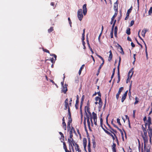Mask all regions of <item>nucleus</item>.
Listing matches in <instances>:
<instances>
[{
	"label": "nucleus",
	"mask_w": 152,
	"mask_h": 152,
	"mask_svg": "<svg viewBox=\"0 0 152 152\" xmlns=\"http://www.w3.org/2000/svg\"><path fill=\"white\" fill-rule=\"evenodd\" d=\"M51 56H53L55 58V60L54 61V59L53 58H51L50 59H47L46 60L45 63H49V62L50 63V65H51L50 63H51V66H53V63H54L55 62V61L56 59L57 56L55 54H53L52 55H50Z\"/></svg>",
	"instance_id": "f257e3e1"
},
{
	"label": "nucleus",
	"mask_w": 152,
	"mask_h": 152,
	"mask_svg": "<svg viewBox=\"0 0 152 152\" xmlns=\"http://www.w3.org/2000/svg\"><path fill=\"white\" fill-rule=\"evenodd\" d=\"M77 17L79 20L81 21L83 17L82 14V10L81 9H79L77 11Z\"/></svg>",
	"instance_id": "f03ea898"
},
{
	"label": "nucleus",
	"mask_w": 152,
	"mask_h": 152,
	"mask_svg": "<svg viewBox=\"0 0 152 152\" xmlns=\"http://www.w3.org/2000/svg\"><path fill=\"white\" fill-rule=\"evenodd\" d=\"M133 68H132L129 71L128 74V78L126 80V83H128L129 82L130 80L132 77V75L133 74V72H132V70Z\"/></svg>",
	"instance_id": "7ed1b4c3"
},
{
	"label": "nucleus",
	"mask_w": 152,
	"mask_h": 152,
	"mask_svg": "<svg viewBox=\"0 0 152 152\" xmlns=\"http://www.w3.org/2000/svg\"><path fill=\"white\" fill-rule=\"evenodd\" d=\"M74 140L73 139L68 138V141L69 143V147H71V148L73 151L74 152V148L72 145V143L74 141Z\"/></svg>",
	"instance_id": "20e7f679"
},
{
	"label": "nucleus",
	"mask_w": 152,
	"mask_h": 152,
	"mask_svg": "<svg viewBox=\"0 0 152 152\" xmlns=\"http://www.w3.org/2000/svg\"><path fill=\"white\" fill-rule=\"evenodd\" d=\"M142 136L144 141V148H145L146 147V144L148 142V137L147 136H143V135H142Z\"/></svg>",
	"instance_id": "39448f33"
},
{
	"label": "nucleus",
	"mask_w": 152,
	"mask_h": 152,
	"mask_svg": "<svg viewBox=\"0 0 152 152\" xmlns=\"http://www.w3.org/2000/svg\"><path fill=\"white\" fill-rule=\"evenodd\" d=\"M113 120L111 122V123L112 124L115 128H116L121 132V136H122V137L123 138V140L124 139V136H123V132L122 131V130L119 128L116 125H115V124H114L113 123Z\"/></svg>",
	"instance_id": "423d86ee"
},
{
	"label": "nucleus",
	"mask_w": 152,
	"mask_h": 152,
	"mask_svg": "<svg viewBox=\"0 0 152 152\" xmlns=\"http://www.w3.org/2000/svg\"><path fill=\"white\" fill-rule=\"evenodd\" d=\"M124 88L123 87H121L119 88L118 92L116 95V98L117 99H118L120 94H121V92L124 90Z\"/></svg>",
	"instance_id": "0eeeda50"
},
{
	"label": "nucleus",
	"mask_w": 152,
	"mask_h": 152,
	"mask_svg": "<svg viewBox=\"0 0 152 152\" xmlns=\"http://www.w3.org/2000/svg\"><path fill=\"white\" fill-rule=\"evenodd\" d=\"M151 119L150 116H149L148 117V120L146 121V122L145 124V125L148 126V127L150 126V125L151 124Z\"/></svg>",
	"instance_id": "6e6552de"
},
{
	"label": "nucleus",
	"mask_w": 152,
	"mask_h": 152,
	"mask_svg": "<svg viewBox=\"0 0 152 152\" xmlns=\"http://www.w3.org/2000/svg\"><path fill=\"white\" fill-rule=\"evenodd\" d=\"M103 130L105 132L107 133V134H108L109 135L111 136L113 140V141L115 139V137L114 136V135H113L112 134H111L110 132L106 130L105 129H103Z\"/></svg>",
	"instance_id": "1a4fd4ad"
},
{
	"label": "nucleus",
	"mask_w": 152,
	"mask_h": 152,
	"mask_svg": "<svg viewBox=\"0 0 152 152\" xmlns=\"http://www.w3.org/2000/svg\"><path fill=\"white\" fill-rule=\"evenodd\" d=\"M86 110L87 111L89 115L91 116V112L90 111V108L89 107V104H87V106H86L85 107V112L86 113V115H88L87 113L86 112Z\"/></svg>",
	"instance_id": "9d476101"
},
{
	"label": "nucleus",
	"mask_w": 152,
	"mask_h": 152,
	"mask_svg": "<svg viewBox=\"0 0 152 152\" xmlns=\"http://www.w3.org/2000/svg\"><path fill=\"white\" fill-rule=\"evenodd\" d=\"M86 119H87V122L88 124V129L90 131H91V128L90 126V118H89V116L88 115H86Z\"/></svg>",
	"instance_id": "9b49d317"
},
{
	"label": "nucleus",
	"mask_w": 152,
	"mask_h": 152,
	"mask_svg": "<svg viewBox=\"0 0 152 152\" xmlns=\"http://www.w3.org/2000/svg\"><path fill=\"white\" fill-rule=\"evenodd\" d=\"M68 98H67L64 101V106L65 107L64 108V109L65 110H66L67 109H68V108L69 107V104L68 103Z\"/></svg>",
	"instance_id": "f8f14e48"
},
{
	"label": "nucleus",
	"mask_w": 152,
	"mask_h": 152,
	"mask_svg": "<svg viewBox=\"0 0 152 152\" xmlns=\"http://www.w3.org/2000/svg\"><path fill=\"white\" fill-rule=\"evenodd\" d=\"M86 6L87 4H84L83 6V12L84 15H86L87 12Z\"/></svg>",
	"instance_id": "ddd939ff"
},
{
	"label": "nucleus",
	"mask_w": 152,
	"mask_h": 152,
	"mask_svg": "<svg viewBox=\"0 0 152 152\" xmlns=\"http://www.w3.org/2000/svg\"><path fill=\"white\" fill-rule=\"evenodd\" d=\"M109 115H108L106 117V122L107 123V124L108 126L113 131V132H114L115 133H117V131L116 130L114 129L113 128H112V127H111L109 125V124H108V117Z\"/></svg>",
	"instance_id": "4468645a"
},
{
	"label": "nucleus",
	"mask_w": 152,
	"mask_h": 152,
	"mask_svg": "<svg viewBox=\"0 0 152 152\" xmlns=\"http://www.w3.org/2000/svg\"><path fill=\"white\" fill-rule=\"evenodd\" d=\"M113 9L115 11L118 12V3L117 1L114 3Z\"/></svg>",
	"instance_id": "2eb2a0df"
},
{
	"label": "nucleus",
	"mask_w": 152,
	"mask_h": 152,
	"mask_svg": "<svg viewBox=\"0 0 152 152\" xmlns=\"http://www.w3.org/2000/svg\"><path fill=\"white\" fill-rule=\"evenodd\" d=\"M83 146H84V149L85 151L87 152V151L86 150V145H87V140L85 138V139H84L83 140Z\"/></svg>",
	"instance_id": "dca6fc26"
},
{
	"label": "nucleus",
	"mask_w": 152,
	"mask_h": 152,
	"mask_svg": "<svg viewBox=\"0 0 152 152\" xmlns=\"http://www.w3.org/2000/svg\"><path fill=\"white\" fill-rule=\"evenodd\" d=\"M148 133L149 136H152V129L150 126L148 127Z\"/></svg>",
	"instance_id": "f3484780"
},
{
	"label": "nucleus",
	"mask_w": 152,
	"mask_h": 152,
	"mask_svg": "<svg viewBox=\"0 0 152 152\" xmlns=\"http://www.w3.org/2000/svg\"><path fill=\"white\" fill-rule=\"evenodd\" d=\"M118 80H117V83H119L120 80V75L119 72V67H118Z\"/></svg>",
	"instance_id": "a211bd4d"
},
{
	"label": "nucleus",
	"mask_w": 152,
	"mask_h": 152,
	"mask_svg": "<svg viewBox=\"0 0 152 152\" xmlns=\"http://www.w3.org/2000/svg\"><path fill=\"white\" fill-rule=\"evenodd\" d=\"M75 150L76 151H78V152H81V150L80 149L79 145L77 143L75 144Z\"/></svg>",
	"instance_id": "6ab92c4d"
},
{
	"label": "nucleus",
	"mask_w": 152,
	"mask_h": 152,
	"mask_svg": "<svg viewBox=\"0 0 152 152\" xmlns=\"http://www.w3.org/2000/svg\"><path fill=\"white\" fill-rule=\"evenodd\" d=\"M109 53H110V54L108 57V60L109 61H110L112 60L113 58V54L112 53V52L111 50H110L109 51Z\"/></svg>",
	"instance_id": "aec40b11"
},
{
	"label": "nucleus",
	"mask_w": 152,
	"mask_h": 152,
	"mask_svg": "<svg viewBox=\"0 0 152 152\" xmlns=\"http://www.w3.org/2000/svg\"><path fill=\"white\" fill-rule=\"evenodd\" d=\"M112 147L113 152L116 151V145L115 143L113 142Z\"/></svg>",
	"instance_id": "412c9836"
},
{
	"label": "nucleus",
	"mask_w": 152,
	"mask_h": 152,
	"mask_svg": "<svg viewBox=\"0 0 152 152\" xmlns=\"http://www.w3.org/2000/svg\"><path fill=\"white\" fill-rule=\"evenodd\" d=\"M110 131L111 132V133H113L114 135V136L115 137V141H116L117 144L118 145H119V141H118V138L117 137V136H116V134H115V133L114 132H113L111 131L110 130Z\"/></svg>",
	"instance_id": "4be33fe9"
},
{
	"label": "nucleus",
	"mask_w": 152,
	"mask_h": 152,
	"mask_svg": "<svg viewBox=\"0 0 152 152\" xmlns=\"http://www.w3.org/2000/svg\"><path fill=\"white\" fill-rule=\"evenodd\" d=\"M119 47H120V50L119 51V52H120V53L122 55H124V52L123 51V49L121 47V45H119Z\"/></svg>",
	"instance_id": "5701e85b"
},
{
	"label": "nucleus",
	"mask_w": 152,
	"mask_h": 152,
	"mask_svg": "<svg viewBox=\"0 0 152 152\" xmlns=\"http://www.w3.org/2000/svg\"><path fill=\"white\" fill-rule=\"evenodd\" d=\"M97 56L99 58H100L101 59V60L102 61V63L101 64V65L100 66H102L104 63V59L103 58L102 56H99V55H97Z\"/></svg>",
	"instance_id": "b1692460"
},
{
	"label": "nucleus",
	"mask_w": 152,
	"mask_h": 152,
	"mask_svg": "<svg viewBox=\"0 0 152 152\" xmlns=\"http://www.w3.org/2000/svg\"><path fill=\"white\" fill-rule=\"evenodd\" d=\"M98 103L99 105V109H101L102 107V106L103 105V102H102V99H100V101H99V102Z\"/></svg>",
	"instance_id": "393cba45"
},
{
	"label": "nucleus",
	"mask_w": 152,
	"mask_h": 152,
	"mask_svg": "<svg viewBox=\"0 0 152 152\" xmlns=\"http://www.w3.org/2000/svg\"><path fill=\"white\" fill-rule=\"evenodd\" d=\"M85 99V96L84 95H83L82 96L81 99V101L80 103V106H82L83 103V102L84 101V99Z\"/></svg>",
	"instance_id": "a878e982"
},
{
	"label": "nucleus",
	"mask_w": 152,
	"mask_h": 152,
	"mask_svg": "<svg viewBox=\"0 0 152 152\" xmlns=\"http://www.w3.org/2000/svg\"><path fill=\"white\" fill-rule=\"evenodd\" d=\"M118 14V12L115 11V14L111 18V20H112V21H113L115 18L116 16Z\"/></svg>",
	"instance_id": "bb28decb"
},
{
	"label": "nucleus",
	"mask_w": 152,
	"mask_h": 152,
	"mask_svg": "<svg viewBox=\"0 0 152 152\" xmlns=\"http://www.w3.org/2000/svg\"><path fill=\"white\" fill-rule=\"evenodd\" d=\"M62 91L64 93L66 94L67 91V89L66 87H64L63 86V89L62 90Z\"/></svg>",
	"instance_id": "cd10ccee"
},
{
	"label": "nucleus",
	"mask_w": 152,
	"mask_h": 152,
	"mask_svg": "<svg viewBox=\"0 0 152 152\" xmlns=\"http://www.w3.org/2000/svg\"><path fill=\"white\" fill-rule=\"evenodd\" d=\"M90 145H91V144H90V140H88V151H91Z\"/></svg>",
	"instance_id": "c85d7f7f"
},
{
	"label": "nucleus",
	"mask_w": 152,
	"mask_h": 152,
	"mask_svg": "<svg viewBox=\"0 0 152 152\" xmlns=\"http://www.w3.org/2000/svg\"><path fill=\"white\" fill-rule=\"evenodd\" d=\"M93 118V119H97V115L94 112L92 113Z\"/></svg>",
	"instance_id": "c756f323"
},
{
	"label": "nucleus",
	"mask_w": 152,
	"mask_h": 152,
	"mask_svg": "<svg viewBox=\"0 0 152 152\" xmlns=\"http://www.w3.org/2000/svg\"><path fill=\"white\" fill-rule=\"evenodd\" d=\"M146 32V30H142V31L141 34L142 36L144 37L145 36V34Z\"/></svg>",
	"instance_id": "7c9ffc66"
},
{
	"label": "nucleus",
	"mask_w": 152,
	"mask_h": 152,
	"mask_svg": "<svg viewBox=\"0 0 152 152\" xmlns=\"http://www.w3.org/2000/svg\"><path fill=\"white\" fill-rule=\"evenodd\" d=\"M126 96H126L124 95H123L122 96V98L121 99V101L122 102H124V101L125 99H126Z\"/></svg>",
	"instance_id": "2f4dec72"
},
{
	"label": "nucleus",
	"mask_w": 152,
	"mask_h": 152,
	"mask_svg": "<svg viewBox=\"0 0 152 152\" xmlns=\"http://www.w3.org/2000/svg\"><path fill=\"white\" fill-rule=\"evenodd\" d=\"M63 126L65 130H66V126L65 122H62Z\"/></svg>",
	"instance_id": "473e14b6"
},
{
	"label": "nucleus",
	"mask_w": 152,
	"mask_h": 152,
	"mask_svg": "<svg viewBox=\"0 0 152 152\" xmlns=\"http://www.w3.org/2000/svg\"><path fill=\"white\" fill-rule=\"evenodd\" d=\"M63 148L64 149L65 151L66 150H67L66 146V143L65 142H63Z\"/></svg>",
	"instance_id": "72a5a7b5"
},
{
	"label": "nucleus",
	"mask_w": 152,
	"mask_h": 152,
	"mask_svg": "<svg viewBox=\"0 0 152 152\" xmlns=\"http://www.w3.org/2000/svg\"><path fill=\"white\" fill-rule=\"evenodd\" d=\"M132 7L131 6L130 8V9L127 10V12L126 14L128 15H129V14L130 13H131V11L132 10Z\"/></svg>",
	"instance_id": "f704fd0d"
},
{
	"label": "nucleus",
	"mask_w": 152,
	"mask_h": 152,
	"mask_svg": "<svg viewBox=\"0 0 152 152\" xmlns=\"http://www.w3.org/2000/svg\"><path fill=\"white\" fill-rule=\"evenodd\" d=\"M53 30V27H51L48 30V32L49 33H50Z\"/></svg>",
	"instance_id": "c9c22d12"
},
{
	"label": "nucleus",
	"mask_w": 152,
	"mask_h": 152,
	"mask_svg": "<svg viewBox=\"0 0 152 152\" xmlns=\"http://www.w3.org/2000/svg\"><path fill=\"white\" fill-rule=\"evenodd\" d=\"M126 33L128 35L130 34V29L129 28H128L126 31Z\"/></svg>",
	"instance_id": "e433bc0d"
},
{
	"label": "nucleus",
	"mask_w": 152,
	"mask_h": 152,
	"mask_svg": "<svg viewBox=\"0 0 152 152\" xmlns=\"http://www.w3.org/2000/svg\"><path fill=\"white\" fill-rule=\"evenodd\" d=\"M88 47H89L91 52L92 53V54H93L94 53V52H93L92 48H91V47L90 46L89 43H88Z\"/></svg>",
	"instance_id": "4c0bfd02"
},
{
	"label": "nucleus",
	"mask_w": 152,
	"mask_h": 152,
	"mask_svg": "<svg viewBox=\"0 0 152 152\" xmlns=\"http://www.w3.org/2000/svg\"><path fill=\"white\" fill-rule=\"evenodd\" d=\"M140 30L138 32V37H139V38L142 40L143 42L145 44V42L143 40V39L140 36Z\"/></svg>",
	"instance_id": "58836bf2"
},
{
	"label": "nucleus",
	"mask_w": 152,
	"mask_h": 152,
	"mask_svg": "<svg viewBox=\"0 0 152 152\" xmlns=\"http://www.w3.org/2000/svg\"><path fill=\"white\" fill-rule=\"evenodd\" d=\"M100 124H101V126L102 127V129H104V128L102 126V124H103V120L102 118H101L100 119Z\"/></svg>",
	"instance_id": "ea45409f"
},
{
	"label": "nucleus",
	"mask_w": 152,
	"mask_h": 152,
	"mask_svg": "<svg viewBox=\"0 0 152 152\" xmlns=\"http://www.w3.org/2000/svg\"><path fill=\"white\" fill-rule=\"evenodd\" d=\"M152 13V7H151L148 11V14L149 15H151Z\"/></svg>",
	"instance_id": "a19ab883"
},
{
	"label": "nucleus",
	"mask_w": 152,
	"mask_h": 152,
	"mask_svg": "<svg viewBox=\"0 0 152 152\" xmlns=\"http://www.w3.org/2000/svg\"><path fill=\"white\" fill-rule=\"evenodd\" d=\"M138 99L137 97H136L135 98V102L134 103V104H136L138 103L139 102V101L138 100Z\"/></svg>",
	"instance_id": "79ce46f5"
},
{
	"label": "nucleus",
	"mask_w": 152,
	"mask_h": 152,
	"mask_svg": "<svg viewBox=\"0 0 152 152\" xmlns=\"http://www.w3.org/2000/svg\"><path fill=\"white\" fill-rule=\"evenodd\" d=\"M82 106H80V111L81 118H82L83 116V114L82 110Z\"/></svg>",
	"instance_id": "37998d69"
},
{
	"label": "nucleus",
	"mask_w": 152,
	"mask_h": 152,
	"mask_svg": "<svg viewBox=\"0 0 152 152\" xmlns=\"http://www.w3.org/2000/svg\"><path fill=\"white\" fill-rule=\"evenodd\" d=\"M70 135H69V138H71V139H73L72 138L73 136V134H72V131H70Z\"/></svg>",
	"instance_id": "c03bdc74"
},
{
	"label": "nucleus",
	"mask_w": 152,
	"mask_h": 152,
	"mask_svg": "<svg viewBox=\"0 0 152 152\" xmlns=\"http://www.w3.org/2000/svg\"><path fill=\"white\" fill-rule=\"evenodd\" d=\"M71 123H69V122H68L67 123V129L68 130H69V129H70V124Z\"/></svg>",
	"instance_id": "a18cd8bd"
},
{
	"label": "nucleus",
	"mask_w": 152,
	"mask_h": 152,
	"mask_svg": "<svg viewBox=\"0 0 152 152\" xmlns=\"http://www.w3.org/2000/svg\"><path fill=\"white\" fill-rule=\"evenodd\" d=\"M59 133L61 136V138L62 139H63V140H64V136L63 134L61 132H59Z\"/></svg>",
	"instance_id": "49530a36"
},
{
	"label": "nucleus",
	"mask_w": 152,
	"mask_h": 152,
	"mask_svg": "<svg viewBox=\"0 0 152 152\" xmlns=\"http://www.w3.org/2000/svg\"><path fill=\"white\" fill-rule=\"evenodd\" d=\"M68 114L69 115V116H71V113H70V110L69 107L68 109Z\"/></svg>",
	"instance_id": "de8ad7c7"
},
{
	"label": "nucleus",
	"mask_w": 152,
	"mask_h": 152,
	"mask_svg": "<svg viewBox=\"0 0 152 152\" xmlns=\"http://www.w3.org/2000/svg\"><path fill=\"white\" fill-rule=\"evenodd\" d=\"M68 122L71 123L72 122V119L71 118V116H69L68 117Z\"/></svg>",
	"instance_id": "09e8293b"
},
{
	"label": "nucleus",
	"mask_w": 152,
	"mask_h": 152,
	"mask_svg": "<svg viewBox=\"0 0 152 152\" xmlns=\"http://www.w3.org/2000/svg\"><path fill=\"white\" fill-rule=\"evenodd\" d=\"M43 50L46 53H50L49 51L46 49L42 48Z\"/></svg>",
	"instance_id": "8fccbe9b"
},
{
	"label": "nucleus",
	"mask_w": 152,
	"mask_h": 152,
	"mask_svg": "<svg viewBox=\"0 0 152 152\" xmlns=\"http://www.w3.org/2000/svg\"><path fill=\"white\" fill-rule=\"evenodd\" d=\"M100 99H102L101 98L98 96H96L95 97V100L96 101H97L98 100L100 101Z\"/></svg>",
	"instance_id": "3c124183"
},
{
	"label": "nucleus",
	"mask_w": 152,
	"mask_h": 152,
	"mask_svg": "<svg viewBox=\"0 0 152 152\" xmlns=\"http://www.w3.org/2000/svg\"><path fill=\"white\" fill-rule=\"evenodd\" d=\"M145 51L146 52V55L147 57H148V54L147 52V47L145 43Z\"/></svg>",
	"instance_id": "603ef678"
},
{
	"label": "nucleus",
	"mask_w": 152,
	"mask_h": 152,
	"mask_svg": "<svg viewBox=\"0 0 152 152\" xmlns=\"http://www.w3.org/2000/svg\"><path fill=\"white\" fill-rule=\"evenodd\" d=\"M84 67H80V69L79 71V75H80L81 74V71L83 69Z\"/></svg>",
	"instance_id": "864d4df0"
},
{
	"label": "nucleus",
	"mask_w": 152,
	"mask_h": 152,
	"mask_svg": "<svg viewBox=\"0 0 152 152\" xmlns=\"http://www.w3.org/2000/svg\"><path fill=\"white\" fill-rule=\"evenodd\" d=\"M117 123L119 125H120V126L121 125V124L120 122V120L119 118H118L117 119Z\"/></svg>",
	"instance_id": "5fc2aeb1"
},
{
	"label": "nucleus",
	"mask_w": 152,
	"mask_h": 152,
	"mask_svg": "<svg viewBox=\"0 0 152 152\" xmlns=\"http://www.w3.org/2000/svg\"><path fill=\"white\" fill-rule=\"evenodd\" d=\"M113 31H111L110 34V37L111 38H113Z\"/></svg>",
	"instance_id": "6e6d98bb"
},
{
	"label": "nucleus",
	"mask_w": 152,
	"mask_h": 152,
	"mask_svg": "<svg viewBox=\"0 0 152 152\" xmlns=\"http://www.w3.org/2000/svg\"><path fill=\"white\" fill-rule=\"evenodd\" d=\"M121 60V58L120 56V57H119V62L118 63V66H119Z\"/></svg>",
	"instance_id": "4d7b16f0"
},
{
	"label": "nucleus",
	"mask_w": 152,
	"mask_h": 152,
	"mask_svg": "<svg viewBox=\"0 0 152 152\" xmlns=\"http://www.w3.org/2000/svg\"><path fill=\"white\" fill-rule=\"evenodd\" d=\"M134 21L133 20H132L130 23V26H132L134 23Z\"/></svg>",
	"instance_id": "13d9d810"
},
{
	"label": "nucleus",
	"mask_w": 152,
	"mask_h": 152,
	"mask_svg": "<svg viewBox=\"0 0 152 152\" xmlns=\"http://www.w3.org/2000/svg\"><path fill=\"white\" fill-rule=\"evenodd\" d=\"M85 39V34H82V42L83 41H84V40Z\"/></svg>",
	"instance_id": "bf43d9fd"
},
{
	"label": "nucleus",
	"mask_w": 152,
	"mask_h": 152,
	"mask_svg": "<svg viewBox=\"0 0 152 152\" xmlns=\"http://www.w3.org/2000/svg\"><path fill=\"white\" fill-rule=\"evenodd\" d=\"M68 21H69V24L70 26H71L72 22H71V20H70V18L69 17L68 18Z\"/></svg>",
	"instance_id": "052dcab7"
},
{
	"label": "nucleus",
	"mask_w": 152,
	"mask_h": 152,
	"mask_svg": "<svg viewBox=\"0 0 152 152\" xmlns=\"http://www.w3.org/2000/svg\"><path fill=\"white\" fill-rule=\"evenodd\" d=\"M118 27L117 26H115L114 29V32H117Z\"/></svg>",
	"instance_id": "680f3d73"
},
{
	"label": "nucleus",
	"mask_w": 152,
	"mask_h": 152,
	"mask_svg": "<svg viewBox=\"0 0 152 152\" xmlns=\"http://www.w3.org/2000/svg\"><path fill=\"white\" fill-rule=\"evenodd\" d=\"M83 124H84V126L85 128H86V119H85L84 120V122H83Z\"/></svg>",
	"instance_id": "e2e57ef3"
},
{
	"label": "nucleus",
	"mask_w": 152,
	"mask_h": 152,
	"mask_svg": "<svg viewBox=\"0 0 152 152\" xmlns=\"http://www.w3.org/2000/svg\"><path fill=\"white\" fill-rule=\"evenodd\" d=\"M129 15H128V14H126V16L125 18V20H127L129 18Z\"/></svg>",
	"instance_id": "0e129e2a"
},
{
	"label": "nucleus",
	"mask_w": 152,
	"mask_h": 152,
	"mask_svg": "<svg viewBox=\"0 0 152 152\" xmlns=\"http://www.w3.org/2000/svg\"><path fill=\"white\" fill-rule=\"evenodd\" d=\"M70 131H72H72H74V132L76 133V132L75 131V129L73 127H72V129H71V130H70Z\"/></svg>",
	"instance_id": "69168bd1"
},
{
	"label": "nucleus",
	"mask_w": 152,
	"mask_h": 152,
	"mask_svg": "<svg viewBox=\"0 0 152 152\" xmlns=\"http://www.w3.org/2000/svg\"><path fill=\"white\" fill-rule=\"evenodd\" d=\"M82 43H83V47H84V48H83L84 49H85V48H86V47L85 46V42L84 41H83L82 42Z\"/></svg>",
	"instance_id": "338daca9"
},
{
	"label": "nucleus",
	"mask_w": 152,
	"mask_h": 152,
	"mask_svg": "<svg viewBox=\"0 0 152 152\" xmlns=\"http://www.w3.org/2000/svg\"><path fill=\"white\" fill-rule=\"evenodd\" d=\"M71 147H70H70H69V150L67 149L65 151V152H72L71 151Z\"/></svg>",
	"instance_id": "774afa93"
}]
</instances>
